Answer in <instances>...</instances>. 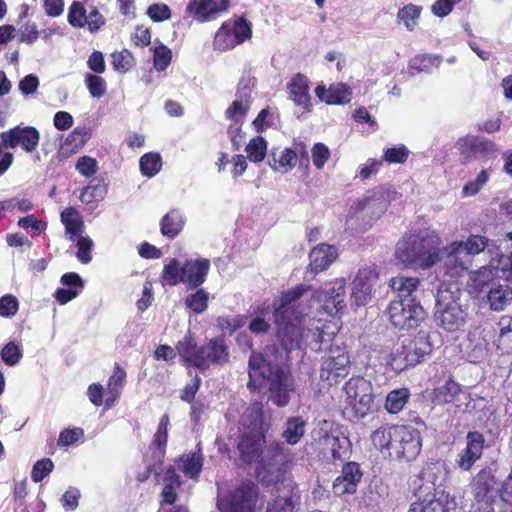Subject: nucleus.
Listing matches in <instances>:
<instances>
[{"instance_id": "1", "label": "nucleus", "mask_w": 512, "mask_h": 512, "mask_svg": "<svg viewBox=\"0 0 512 512\" xmlns=\"http://www.w3.org/2000/svg\"><path fill=\"white\" fill-rule=\"evenodd\" d=\"M425 421L417 414H410L404 424H385L371 434L373 445L381 452L399 461H413L422 449Z\"/></svg>"}, {"instance_id": "2", "label": "nucleus", "mask_w": 512, "mask_h": 512, "mask_svg": "<svg viewBox=\"0 0 512 512\" xmlns=\"http://www.w3.org/2000/svg\"><path fill=\"white\" fill-rule=\"evenodd\" d=\"M250 380L247 387L252 389V378L259 376L265 380L268 399L277 407H285L290 401V393L295 390L294 377L290 368L268 359L260 352H252L248 362Z\"/></svg>"}, {"instance_id": "3", "label": "nucleus", "mask_w": 512, "mask_h": 512, "mask_svg": "<svg viewBox=\"0 0 512 512\" xmlns=\"http://www.w3.org/2000/svg\"><path fill=\"white\" fill-rule=\"evenodd\" d=\"M308 289V286L299 284L290 290L283 291L278 303H274L276 337L287 352L301 348L304 327L301 317L296 315L294 304Z\"/></svg>"}, {"instance_id": "4", "label": "nucleus", "mask_w": 512, "mask_h": 512, "mask_svg": "<svg viewBox=\"0 0 512 512\" xmlns=\"http://www.w3.org/2000/svg\"><path fill=\"white\" fill-rule=\"evenodd\" d=\"M442 240L433 230L406 234L397 244V259L408 266L428 269L441 259Z\"/></svg>"}, {"instance_id": "5", "label": "nucleus", "mask_w": 512, "mask_h": 512, "mask_svg": "<svg viewBox=\"0 0 512 512\" xmlns=\"http://www.w3.org/2000/svg\"><path fill=\"white\" fill-rule=\"evenodd\" d=\"M176 351L185 366L205 371L212 365L222 366L229 362L230 353L223 337H214L198 346L190 332L176 344Z\"/></svg>"}, {"instance_id": "6", "label": "nucleus", "mask_w": 512, "mask_h": 512, "mask_svg": "<svg viewBox=\"0 0 512 512\" xmlns=\"http://www.w3.org/2000/svg\"><path fill=\"white\" fill-rule=\"evenodd\" d=\"M269 428L261 407H251L244 412L237 446L243 462L251 464L260 458L266 445V433Z\"/></svg>"}, {"instance_id": "7", "label": "nucleus", "mask_w": 512, "mask_h": 512, "mask_svg": "<svg viewBox=\"0 0 512 512\" xmlns=\"http://www.w3.org/2000/svg\"><path fill=\"white\" fill-rule=\"evenodd\" d=\"M411 485L416 500L410 504L408 512H449L456 505L453 496L420 475L414 477Z\"/></svg>"}, {"instance_id": "8", "label": "nucleus", "mask_w": 512, "mask_h": 512, "mask_svg": "<svg viewBox=\"0 0 512 512\" xmlns=\"http://www.w3.org/2000/svg\"><path fill=\"white\" fill-rule=\"evenodd\" d=\"M432 352V344L424 331L404 338L389 354L387 364L397 373L421 363Z\"/></svg>"}, {"instance_id": "9", "label": "nucleus", "mask_w": 512, "mask_h": 512, "mask_svg": "<svg viewBox=\"0 0 512 512\" xmlns=\"http://www.w3.org/2000/svg\"><path fill=\"white\" fill-rule=\"evenodd\" d=\"M467 313L448 290L438 289L434 319L447 332H456L466 323Z\"/></svg>"}, {"instance_id": "10", "label": "nucleus", "mask_w": 512, "mask_h": 512, "mask_svg": "<svg viewBox=\"0 0 512 512\" xmlns=\"http://www.w3.org/2000/svg\"><path fill=\"white\" fill-rule=\"evenodd\" d=\"M390 323L398 329L417 328L425 319L426 312L416 298L390 301L386 308Z\"/></svg>"}, {"instance_id": "11", "label": "nucleus", "mask_w": 512, "mask_h": 512, "mask_svg": "<svg viewBox=\"0 0 512 512\" xmlns=\"http://www.w3.org/2000/svg\"><path fill=\"white\" fill-rule=\"evenodd\" d=\"M347 407L351 408L355 418H364L372 411L375 396L372 383L363 376L351 377L343 387Z\"/></svg>"}, {"instance_id": "12", "label": "nucleus", "mask_w": 512, "mask_h": 512, "mask_svg": "<svg viewBox=\"0 0 512 512\" xmlns=\"http://www.w3.org/2000/svg\"><path fill=\"white\" fill-rule=\"evenodd\" d=\"M252 37V24L244 16L227 20L221 24L213 38V49L226 52Z\"/></svg>"}, {"instance_id": "13", "label": "nucleus", "mask_w": 512, "mask_h": 512, "mask_svg": "<svg viewBox=\"0 0 512 512\" xmlns=\"http://www.w3.org/2000/svg\"><path fill=\"white\" fill-rule=\"evenodd\" d=\"M257 499L258 486L246 480L235 489L219 496L216 506L221 512H255Z\"/></svg>"}, {"instance_id": "14", "label": "nucleus", "mask_w": 512, "mask_h": 512, "mask_svg": "<svg viewBox=\"0 0 512 512\" xmlns=\"http://www.w3.org/2000/svg\"><path fill=\"white\" fill-rule=\"evenodd\" d=\"M350 369V357L345 346L330 345L320 366V379L329 386L338 384Z\"/></svg>"}, {"instance_id": "15", "label": "nucleus", "mask_w": 512, "mask_h": 512, "mask_svg": "<svg viewBox=\"0 0 512 512\" xmlns=\"http://www.w3.org/2000/svg\"><path fill=\"white\" fill-rule=\"evenodd\" d=\"M456 148L464 164L477 159H494L498 153L497 145L492 140L470 134L460 137L456 142Z\"/></svg>"}, {"instance_id": "16", "label": "nucleus", "mask_w": 512, "mask_h": 512, "mask_svg": "<svg viewBox=\"0 0 512 512\" xmlns=\"http://www.w3.org/2000/svg\"><path fill=\"white\" fill-rule=\"evenodd\" d=\"M346 282L343 278L325 283L314 292V298L322 303V309L329 315H335L345 308Z\"/></svg>"}, {"instance_id": "17", "label": "nucleus", "mask_w": 512, "mask_h": 512, "mask_svg": "<svg viewBox=\"0 0 512 512\" xmlns=\"http://www.w3.org/2000/svg\"><path fill=\"white\" fill-rule=\"evenodd\" d=\"M1 144L5 148L20 147L26 153L34 152L40 141V133L33 126L17 125L0 133Z\"/></svg>"}, {"instance_id": "18", "label": "nucleus", "mask_w": 512, "mask_h": 512, "mask_svg": "<svg viewBox=\"0 0 512 512\" xmlns=\"http://www.w3.org/2000/svg\"><path fill=\"white\" fill-rule=\"evenodd\" d=\"M374 266H365L358 270L352 282L351 297L357 306H364L371 298L372 287L378 280Z\"/></svg>"}, {"instance_id": "19", "label": "nucleus", "mask_w": 512, "mask_h": 512, "mask_svg": "<svg viewBox=\"0 0 512 512\" xmlns=\"http://www.w3.org/2000/svg\"><path fill=\"white\" fill-rule=\"evenodd\" d=\"M363 476L360 465L350 461L342 466L341 474L334 480L332 491L337 496L354 494Z\"/></svg>"}, {"instance_id": "20", "label": "nucleus", "mask_w": 512, "mask_h": 512, "mask_svg": "<svg viewBox=\"0 0 512 512\" xmlns=\"http://www.w3.org/2000/svg\"><path fill=\"white\" fill-rule=\"evenodd\" d=\"M229 6V0H189L186 11L198 22L216 19Z\"/></svg>"}, {"instance_id": "21", "label": "nucleus", "mask_w": 512, "mask_h": 512, "mask_svg": "<svg viewBox=\"0 0 512 512\" xmlns=\"http://www.w3.org/2000/svg\"><path fill=\"white\" fill-rule=\"evenodd\" d=\"M466 447L459 453L456 461L458 467L463 471H469L483 454L485 439L482 433L470 431L466 436Z\"/></svg>"}, {"instance_id": "22", "label": "nucleus", "mask_w": 512, "mask_h": 512, "mask_svg": "<svg viewBox=\"0 0 512 512\" xmlns=\"http://www.w3.org/2000/svg\"><path fill=\"white\" fill-rule=\"evenodd\" d=\"M466 447L459 453L456 461L458 467L463 471H469L483 454L485 439L482 433L470 431L466 436Z\"/></svg>"}, {"instance_id": "23", "label": "nucleus", "mask_w": 512, "mask_h": 512, "mask_svg": "<svg viewBox=\"0 0 512 512\" xmlns=\"http://www.w3.org/2000/svg\"><path fill=\"white\" fill-rule=\"evenodd\" d=\"M466 447L459 453L456 461L458 467L463 471H469L483 454L485 439L482 433L470 431L466 436Z\"/></svg>"}, {"instance_id": "24", "label": "nucleus", "mask_w": 512, "mask_h": 512, "mask_svg": "<svg viewBox=\"0 0 512 512\" xmlns=\"http://www.w3.org/2000/svg\"><path fill=\"white\" fill-rule=\"evenodd\" d=\"M210 261L206 258L187 259L183 263L182 284L188 290L199 288L207 279Z\"/></svg>"}, {"instance_id": "25", "label": "nucleus", "mask_w": 512, "mask_h": 512, "mask_svg": "<svg viewBox=\"0 0 512 512\" xmlns=\"http://www.w3.org/2000/svg\"><path fill=\"white\" fill-rule=\"evenodd\" d=\"M287 90L296 106L302 107L306 112L312 110L309 79L305 74L296 73L287 83Z\"/></svg>"}, {"instance_id": "26", "label": "nucleus", "mask_w": 512, "mask_h": 512, "mask_svg": "<svg viewBox=\"0 0 512 512\" xmlns=\"http://www.w3.org/2000/svg\"><path fill=\"white\" fill-rule=\"evenodd\" d=\"M337 258L338 250L334 245L320 243L309 253L308 270L313 274H318L328 269Z\"/></svg>"}, {"instance_id": "27", "label": "nucleus", "mask_w": 512, "mask_h": 512, "mask_svg": "<svg viewBox=\"0 0 512 512\" xmlns=\"http://www.w3.org/2000/svg\"><path fill=\"white\" fill-rule=\"evenodd\" d=\"M489 244L485 236L472 234L466 241H455L450 243L445 250L449 261L456 260L457 256L465 252L468 255H478L483 252Z\"/></svg>"}, {"instance_id": "28", "label": "nucleus", "mask_w": 512, "mask_h": 512, "mask_svg": "<svg viewBox=\"0 0 512 512\" xmlns=\"http://www.w3.org/2000/svg\"><path fill=\"white\" fill-rule=\"evenodd\" d=\"M316 97L327 105H343L351 101V90L343 83L331 85L326 88L320 84L315 88Z\"/></svg>"}, {"instance_id": "29", "label": "nucleus", "mask_w": 512, "mask_h": 512, "mask_svg": "<svg viewBox=\"0 0 512 512\" xmlns=\"http://www.w3.org/2000/svg\"><path fill=\"white\" fill-rule=\"evenodd\" d=\"M342 435L340 425L332 420H322L312 431V439L320 451L326 455V447L335 443V439Z\"/></svg>"}, {"instance_id": "30", "label": "nucleus", "mask_w": 512, "mask_h": 512, "mask_svg": "<svg viewBox=\"0 0 512 512\" xmlns=\"http://www.w3.org/2000/svg\"><path fill=\"white\" fill-rule=\"evenodd\" d=\"M297 162V152L292 148H272L269 154L268 165L273 171L287 173L292 170Z\"/></svg>"}, {"instance_id": "31", "label": "nucleus", "mask_w": 512, "mask_h": 512, "mask_svg": "<svg viewBox=\"0 0 512 512\" xmlns=\"http://www.w3.org/2000/svg\"><path fill=\"white\" fill-rule=\"evenodd\" d=\"M179 461L183 463L181 470L185 476L192 480H198L204 463L201 444L197 445L196 451L182 455Z\"/></svg>"}, {"instance_id": "32", "label": "nucleus", "mask_w": 512, "mask_h": 512, "mask_svg": "<svg viewBox=\"0 0 512 512\" xmlns=\"http://www.w3.org/2000/svg\"><path fill=\"white\" fill-rule=\"evenodd\" d=\"M169 423L170 420L168 414L162 415L157 427V431L154 434L153 440L151 442V447H155L157 450L154 453V459L156 460V463L158 465H161L163 463L166 454Z\"/></svg>"}, {"instance_id": "33", "label": "nucleus", "mask_w": 512, "mask_h": 512, "mask_svg": "<svg viewBox=\"0 0 512 512\" xmlns=\"http://www.w3.org/2000/svg\"><path fill=\"white\" fill-rule=\"evenodd\" d=\"M185 225V219L177 209H172L166 213L160 220V231L161 234L168 238H176Z\"/></svg>"}, {"instance_id": "34", "label": "nucleus", "mask_w": 512, "mask_h": 512, "mask_svg": "<svg viewBox=\"0 0 512 512\" xmlns=\"http://www.w3.org/2000/svg\"><path fill=\"white\" fill-rule=\"evenodd\" d=\"M126 380V372L118 362L114 364L113 374L109 377L107 383L108 397L105 401L107 408H111L114 402L120 396V391Z\"/></svg>"}, {"instance_id": "35", "label": "nucleus", "mask_w": 512, "mask_h": 512, "mask_svg": "<svg viewBox=\"0 0 512 512\" xmlns=\"http://www.w3.org/2000/svg\"><path fill=\"white\" fill-rule=\"evenodd\" d=\"M307 421L302 416L289 417L286 420V428L282 432L283 439L289 445H296L305 434Z\"/></svg>"}, {"instance_id": "36", "label": "nucleus", "mask_w": 512, "mask_h": 512, "mask_svg": "<svg viewBox=\"0 0 512 512\" xmlns=\"http://www.w3.org/2000/svg\"><path fill=\"white\" fill-rule=\"evenodd\" d=\"M61 222L65 227L66 234H70L71 240H74L83 232L84 221L74 207H67L61 212Z\"/></svg>"}, {"instance_id": "37", "label": "nucleus", "mask_w": 512, "mask_h": 512, "mask_svg": "<svg viewBox=\"0 0 512 512\" xmlns=\"http://www.w3.org/2000/svg\"><path fill=\"white\" fill-rule=\"evenodd\" d=\"M419 284L418 277L398 275L390 279V287L397 292L396 299L415 298L413 293L417 290Z\"/></svg>"}, {"instance_id": "38", "label": "nucleus", "mask_w": 512, "mask_h": 512, "mask_svg": "<svg viewBox=\"0 0 512 512\" xmlns=\"http://www.w3.org/2000/svg\"><path fill=\"white\" fill-rule=\"evenodd\" d=\"M388 203L385 191L382 188H377L370 191L369 195L358 201L357 209H369L377 211L378 213H384L388 207Z\"/></svg>"}, {"instance_id": "39", "label": "nucleus", "mask_w": 512, "mask_h": 512, "mask_svg": "<svg viewBox=\"0 0 512 512\" xmlns=\"http://www.w3.org/2000/svg\"><path fill=\"white\" fill-rule=\"evenodd\" d=\"M497 327L499 334L495 345L502 353H510L512 351V315H503Z\"/></svg>"}, {"instance_id": "40", "label": "nucleus", "mask_w": 512, "mask_h": 512, "mask_svg": "<svg viewBox=\"0 0 512 512\" xmlns=\"http://www.w3.org/2000/svg\"><path fill=\"white\" fill-rule=\"evenodd\" d=\"M183 264L177 258H171L163 267L160 282L163 286H176L182 283Z\"/></svg>"}, {"instance_id": "41", "label": "nucleus", "mask_w": 512, "mask_h": 512, "mask_svg": "<svg viewBox=\"0 0 512 512\" xmlns=\"http://www.w3.org/2000/svg\"><path fill=\"white\" fill-rule=\"evenodd\" d=\"M410 399V391L408 388H398L390 391L385 400V409L390 414H398L403 410Z\"/></svg>"}, {"instance_id": "42", "label": "nucleus", "mask_w": 512, "mask_h": 512, "mask_svg": "<svg viewBox=\"0 0 512 512\" xmlns=\"http://www.w3.org/2000/svg\"><path fill=\"white\" fill-rule=\"evenodd\" d=\"M300 496L291 488L290 494L278 496L268 502L266 512H295V506L299 502Z\"/></svg>"}, {"instance_id": "43", "label": "nucleus", "mask_w": 512, "mask_h": 512, "mask_svg": "<svg viewBox=\"0 0 512 512\" xmlns=\"http://www.w3.org/2000/svg\"><path fill=\"white\" fill-rule=\"evenodd\" d=\"M351 452V442L348 437L343 434L335 439V443L331 442L326 447V454L329 453L332 461H344L349 458Z\"/></svg>"}, {"instance_id": "44", "label": "nucleus", "mask_w": 512, "mask_h": 512, "mask_svg": "<svg viewBox=\"0 0 512 512\" xmlns=\"http://www.w3.org/2000/svg\"><path fill=\"white\" fill-rule=\"evenodd\" d=\"M488 301L492 310L501 311L512 301V289L498 286L488 292Z\"/></svg>"}, {"instance_id": "45", "label": "nucleus", "mask_w": 512, "mask_h": 512, "mask_svg": "<svg viewBox=\"0 0 512 512\" xmlns=\"http://www.w3.org/2000/svg\"><path fill=\"white\" fill-rule=\"evenodd\" d=\"M107 193L106 185L103 183H95L92 182L87 185L80 194V200L86 205H91V207H95L98 202L102 201Z\"/></svg>"}, {"instance_id": "46", "label": "nucleus", "mask_w": 512, "mask_h": 512, "mask_svg": "<svg viewBox=\"0 0 512 512\" xmlns=\"http://www.w3.org/2000/svg\"><path fill=\"white\" fill-rule=\"evenodd\" d=\"M209 293L203 288H197L185 298V306L195 314H201L208 308Z\"/></svg>"}, {"instance_id": "47", "label": "nucleus", "mask_w": 512, "mask_h": 512, "mask_svg": "<svg viewBox=\"0 0 512 512\" xmlns=\"http://www.w3.org/2000/svg\"><path fill=\"white\" fill-rule=\"evenodd\" d=\"M245 150L251 162H262L267 154V141L263 136H254L246 145Z\"/></svg>"}, {"instance_id": "48", "label": "nucleus", "mask_w": 512, "mask_h": 512, "mask_svg": "<svg viewBox=\"0 0 512 512\" xmlns=\"http://www.w3.org/2000/svg\"><path fill=\"white\" fill-rule=\"evenodd\" d=\"M254 313L255 317L248 325L249 331L255 335L266 334L270 329V323L265 319V316L269 313V307L258 306Z\"/></svg>"}, {"instance_id": "49", "label": "nucleus", "mask_w": 512, "mask_h": 512, "mask_svg": "<svg viewBox=\"0 0 512 512\" xmlns=\"http://www.w3.org/2000/svg\"><path fill=\"white\" fill-rule=\"evenodd\" d=\"M140 171L144 176H155L162 167V158L158 153L149 152L140 158Z\"/></svg>"}, {"instance_id": "50", "label": "nucleus", "mask_w": 512, "mask_h": 512, "mask_svg": "<svg viewBox=\"0 0 512 512\" xmlns=\"http://www.w3.org/2000/svg\"><path fill=\"white\" fill-rule=\"evenodd\" d=\"M410 155L409 149L404 144H399L383 150V162L388 164H404Z\"/></svg>"}, {"instance_id": "51", "label": "nucleus", "mask_w": 512, "mask_h": 512, "mask_svg": "<svg viewBox=\"0 0 512 512\" xmlns=\"http://www.w3.org/2000/svg\"><path fill=\"white\" fill-rule=\"evenodd\" d=\"M111 58L113 69L120 73L128 72L135 63L133 54L127 49L112 53Z\"/></svg>"}, {"instance_id": "52", "label": "nucleus", "mask_w": 512, "mask_h": 512, "mask_svg": "<svg viewBox=\"0 0 512 512\" xmlns=\"http://www.w3.org/2000/svg\"><path fill=\"white\" fill-rule=\"evenodd\" d=\"M421 11L422 8L420 6L410 3L398 10L397 18L400 22H403L408 30H413Z\"/></svg>"}, {"instance_id": "53", "label": "nucleus", "mask_w": 512, "mask_h": 512, "mask_svg": "<svg viewBox=\"0 0 512 512\" xmlns=\"http://www.w3.org/2000/svg\"><path fill=\"white\" fill-rule=\"evenodd\" d=\"M68 22L75 28H83L86 26L87 10L80 1H73L68 11Z\"/></svg>"}, {"instance_id": "54", "label": "nucleus", "mask_w": 512, "mask_h": 512, "mask_svg": "<svg viewBox=\"0 0 512 512\" xmlns=\"http://www.w3.org/2000/svg\"><path fill=\"white\" fill-rule=\"evenodd\" d=\"M85 84L93 98H101L106 94L107 83L99 74L87 73L85 75Z\"/></svg>"}, {"instance_id": "55", "label": "nucleus", "mask_w": 512, "mask_h": 512, "mask_svg": "<svg viewBox=\"0 0 512 512\" xmlns=\"http://www.w3.org/2000/svg\"><path fill=\"white\" fill-rule=\"evenodd\" d=\"M90 137L91 134L86 127H77L67 136L65 145L70 146L71 151L75 152L82 148Z\"/></svg>"}, {"instance_id": "56", "label": "nucleus", "mask_w": 512, "mask_h": 512, "mask_svg": "<svg viewBox=\"0 0 512 512\" xmlns=\"http://www.w3.org/2000/svg\"><path fill=\"white\" fill-rule=\"evenodd\" d=\"M492 482H493V477H491L489 475V473H487L486 471L481 470L477 474V476L475 478V483H474V491H475V497L478 500H483L484 498L487 497V495L489 494V492L492 489Z\"/></svg>"}, {"instance_id": "57", "label": "nucleus", "mask_w": 512, "mask_h": 512, "mask_svg": "<svg viewBox=\"0 0 512 512\" xmlns=\"http://www.w3.org/2000/svg\"><path fill=\"white\" fill-rule=\"evenodd\" d=\"M245 322V315H236L234 317L220 316L217 318V325L219 329L223 332H228L230 335L242 328L245 325Z\"/></svg>"}, {"instance_id": "58", "label": "nucleus", "mask_w": 512, "mask_h": 512, "mask_svg": "<svg viewBox=\"0 0 512 512\" xmlns=\"http://www.w3.org/2000/svg\"><path fill=\"white\" fill-rule=\"evenodd\" d=\"M172 51L164 44L155 47L153 53V64L157 71H164L171 63Z\"/></svg>"}, {"instance_id": "59", "label": "nucleus", "mask_w": 512, "mask_h": 512, "mask_svg": "<svg viewBox=\"0 0 512 512\" xmlns=\"http://www.w3.org/2000/svg\"><path fill=\"white\" fill-rule=\"evenodd\" d=\"M330 156L331 152L326 144L317 142L313 145L311 149V159L316 169H323L327 161L330 159Z\"/></svg>"}, {"instance_id": "60", "label": "nucleus", "mask_w": 512, "mask_h": 512, "mask_svg": "<svg viewBox=\"0 0 512 512\" xmlns=\"http://www.w3.org/2000/svg\"><path fill=\"white\" fill-rule=\"evenodd\" d=\"M54 469V463L50 458L38 460L32 467L31 479L33 482H41Z\"/></svg>"}, {"instance_id": "61", "label": "nucleus", "mask_w": 512, "mask_h": 512, "mask_svg": "<svg viewBox=\"0 0 512 512\" xmlns=\"http://www.w3.org/2000/svg\"><path fill=\"white\" fill-rule=\"evenodd\" d=\"M248 110L249 105H244L241 100H234L225 110V117L232 123H244Z\"/></svg>"}, {"instance_id": "62", "label": "nucleus", "mask_w": 512, "mask_h": 512, "mask_svg": "<svg viewBox=\"0 0 512 512\" xmlns=\"http://www.w3.org/2000/svg\"><path fill=\"white\" fill-rule=\"evenodd\" d=\"M17 225L26 230L31 229L33 236L40 235L47 228V223L43 220H38L34 214L19 218Z\"/></svg>"}, {"instance_id": "63", "label": "nucleus", "mask_w": 512, "mask_h": 512, "mask_svg": "<svg viewBox=\"0 0 512 512\" xmlns=\"http://www.w3.org/2000/svg\"><path fill=\"white\" fill-rule=\"evenodd\" d=\"M436 66V59L429 55H416L409 61V69L420 72H430Z\"/></svg>"}, {"instance_id": "64", "label": "nucleus", "mask_w": 512, "mask_h": 512, "mask_svg": "<svg viewBox=\"0 0 512 512\" xmlns=\"http://www.w3.org/2000/svg\"><path fill=\"white\" fill-rule=\"evenodd\" d=\"M505 238L511 242L507 247L510 249V253L508 255L501 254L498 260V265L506 279L512 282V231L507 233Z\"/></svg>"}]
</instances>
